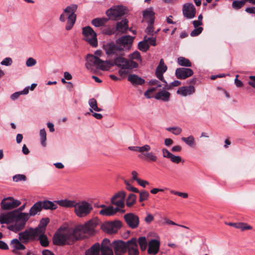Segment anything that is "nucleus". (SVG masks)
<instances>
[{"label": "nucleus", "mask_w": 255, "mask_h": 255, "mask_svg": "<svg viewBox=\"0 0 255 255\" xmlns=\"http://www.w3.org/2000/svg\"><path fill=\"white\" fill-rule=\"evenodd\" d=\"M98 224V220L93 219L84 225H78L74 228H60L54 235L53 243L57 246L72 245L76 241L84 239L86 235H93Z\"/></svg>", "instance_id": "f257e3e1"}, {"label": "nucleus", "mask_w": 255, "mask_h": 255, "mask_svg": "<svg viewBox=\"0 0 255 255\" xmlns=\"http://www.w3.org/2000/svg\"><path fill=\"white\" fill-rule=\"evenodd\" d=\"M128 241L116 240L111 243L110 240L105 239L101 244L96 243L85 252V255H114L112 248L114 249L115 255H123L126 253Z\"/></svg>", "instance_id": "f03ea898"}, {"label": "nucleus", "mask_w": 255, "mask_h": 255, "mask_svg": "<svg viewBox=\"0 0 255 255\" xmlns=\"http://www.w3.org/2000/svg\"><path fill=\"white\" fill-rule=\"evenodd\" d=\"M28 215L23 212H20L18 210L0 215V223L1 224H8L14 222V224L9 225L8 229L14 233H17L22 230L27 222Z\"/></svg>", "instance_id": "7ed1b4c3"}, {"label": "nucleus", "mask_w": 255, "mask_h": 255, "mask_svg": "<svg viewBox=\"0 0 255 255\" xmlns=\"http://www.w3.org/2000/svg\"><path fill=\"white\" fill-rule=\"evenodd\" d=\"M55 203L63 207H74L75 214L80 218L88 215L93 209L92 205L85 201L77 202L75 200L65 199L55 201Z\"/></svg>", "instance_id": "20e7f679"}, {"label": "nucleus", "mask_w": 255, "mask_h": 255, "mask_svg": "<svg viewBox=\"0 0 255 255\" xmlns=\"http://www.w3.org/2000/svg\"><path fill=\"white\" fill-rule=\"evenodd\" d=\"M78 8V5L76 4H71L66 6L64 9L62 14L60 15L59 20L61 22H64L67 20L65 29L67 31L70 30L74 25L77 18V15L75 13Z\"/></svg>", "instance_id": "39448f33"}, {"label": "nucleus", "mask_w": 255, "mask_h": 255, "mask_svg": "<svg viewBox=\"0 0 255 255\" xmlns=\"http://www.w3.org/2000/svg\"><path fill=\"white\" fill-rule=\"evenodd\" d=\"M109 64H110V61L102 60L93 54H89L86 56L85 66L87 69L91 71L97 69L107 70L109 68Z\"/></svg>", "instance_id": "423d86ee"}, {"label": "nucleus", "mask_w": 255, "mask_h": 255, "mask_svg": "<svg viewBox=\"0 0 255 255\" xmlns=\"http://www.w3.org/2000/svg\"><path fill=\"white\" fill-rule=\"evenodd\" d=\"M109 68L114 65H115L121 69H133L137 68L138 64L133 60H129L122 56H118L116 57L113 62L110 61L109 64Z\"/></svg>", "instance_id": "0eeeda50"}, {"label": "nucleus", "mask_w": 255, "mask_h": 255, "mask_svg": "<svg viewBox=\"0 0 255 255\" xmlns=\"http://www.w3.org/2000/svg\"><path fill=\"white\" fill-rule=\"evenodd\" d=\"M82 34L84 36V39L92 47H96L98 46L97 34L94 30L89 26L82 28Z\"/></svg>", "instance_id": "6e6552de"}, {"label": "nucleus", "mask_w": 255, "mask_h": 255, "mask_svg": "<svg viewBox=\"0 0 255 255\" xmlns=\"http://www.w3.org/2000/svg\"><path fill=\"white\" fill-rule=\"evenodd\" d=\"M36 230L34 228H29L24 231L20 232L18 234V238L25 244L33 241L36 239Z\"/></svg>", "instance_id": "1a4fd4ad"}, {"label": "nucleus", "mask_w": 255, "mask_h": 255, "mask_svg": "<svg viewBox=\"0 0 255 255\" xmlns=\"http://www.w3.org/2000/svg\"><path fill=\"white\" fill-rule=\"evenodd\" d=\"M127 12L125 7L121 5L115 6L106 11V14L110 19L116 20L118 18L125 15Z\"/></svg>", "instance_id": "9d476101"}, {"label": "nucleus", "mask_w": 255, "mask_h": 255, "mask_svg": "<svg viewBox=\"0 0 255 255\" xmlns=\"http://www.w3.org/2000/svg\"><path fill=\"white\" fill-rule=\"evenodd\" d=\"M21 204V202L14 199L13 197H8L3 199L1 202V208L3 210H11L16 208Z\"/></svg>", "instance_id": "9b49d317"}, {"label": "nucleus", "mask_w": 255, "mask_h": 255, "mask_svg": "<svg viewBox=\"0 0 255 255\" xmlns=\"http://www.w3.org/2000/svg\"><path fill=\"white\" fill-rule=\"evenodd\" d=\"M25 244L21 242V240L18 239H13L11 240L9 245L11 249V252L15 255H21V251H23L26 249Z\"/></svg>", "instance_id": "f8f14e48"}, {"label": "nucleus", "mask_w": 255, "mask_h": 255, "mask_svg": "<svg viewBox=\"0 0 255 255\" xmlns=\"http://www.w3.org/2000/svg\"><path fill=\"white\" fill-rule=\"evenodd\" d=\"M167 69V67L166 65L164 64V62L163 59H161L159 63V65L157 66L155 74L157 78L160 80L161 81L163 82L164 84L163 85L164 89H169L170 87L167 88V82L164 79L163 74L165 73Z\"/></svg>", "instance_id": "ddd939ff"}, {"label": "nucleus", "mask_w": 255, "mask_h": 255, "mask_svg": "<svg viewBox=\"0 0 255 255\" xmlns=\"http://www.w3.org/2000/svg\"><path fill=\"white\" fill-rule=\"evenodd\" d=\"M124 219L128 225L131 229H136L139 225L138 217L133 213H128L124 215Z\"/></svg>", "instance_id": "4468645a"}, {"label": "nucleus", "mask_w": 255, "mask_h": 255, "mask_svg": "<svg viewBox=\"0 0 255 255\" xmlns=\"http://www.w3.org/2000/svg\"><path fill=\"white\" fill-rule=\"evenodd\" d=\"M183 14L187 19H192L195 17L196 8L192 3H185L183 6Z\"/></svg>", "instance_id": "2eb2a0df"}, {"label": "nucleus", "mask_w": 255, "mask_h": 255, "mask_svg": "<svg viewBox=\"0 0 255 255\" xmlns=\"http://www.w3.org/2000/svg\"><path fill=\"white\" fill-rule=\"evenodd\" d=\"M122 223L120 221L108 222L103 225V229L110 234H115L121 227Z\"/></svg>", "instance_id": "dca6fc26"}, {"label": "nucleus", "mask_w": 255, "mask_h": 255, "mask_svg": "<svg viewBox=\"0 0 255 255\" xmlns=\"http://www.w3.org/2000/svg\"><path fill=\"white\" fill-rule=\"evenodd\" d=\"M126 193L124 191H121L116 194L111 199L112 204L116 205L118 207L123 208L124 207V199Z\"/></svg>", "instance_id": "f3484780"}, {"label": "nucleus", "mask_w": 255, "mask_h": 255, "mask_svg": "<svg viewBox=\"0 0 255 255\" xmlns=\"http://www.w3.org/2000/svg\"><path fill=\"white\" fill-rule=\"evenodd\" d=\"M133 37L129 35L122 36L116 40V43L121 47L129 49L131 47Z\"/></svg>", "instance_id": "a211bd4d"}, {"label": "nucleus", "mask_w": 255, "mask_h": 255, "mask_svg": "<svg viewBox=\"0 0 255 255\" xmlns=\"http://www.w3.org/2000/svg\"><path fill=\"white\" fill-rule=\"evenodd\" d=\"M193 71L190 68H178L175 70V76L178 79L183 80L192 76Z\"/></svg>", "instance_id": "6ab92c4d"}, {"label": "nucleus", "mask_w": 255, "mask_h": 255, "mask_svg": "<svg viewBox=\"0 0 255 255\" xmlns=\"http://www.w3.org/2000/svg\"><path fill=\"white\" fill-rule=\"evenodd\" d=\"M127 250H128V255H138L139 252L136 238H133L128 241Z\"/></svg>", "instance_id": "aec40b11"}, {"label": "nucleus", "mask_w": 255, "mask_h": 255, "mask_svg": "<svg viewBox=\"0 0 255 255\" xmlns=\"http://www.w3.org/2000/svg\"><path fill=\"white\" fill-rule=\"evenodd\" d=\"M104 49L106 51L107 55H110L114 54H117L118 52L121 51L123 48L120 47L118 45L113 43H109L104 45Z\"/></svg>", "instance_id": "412c9836"}, {"label": "nucleus", "mask_w": 255, "mask_h": 255, "mask_svg": "<svg viewBox=\"0 0 255 255\" xmlns=\"http://www.w3.org/2000/svg\"><path fill=\"white\" fill-rule=\"evenodd\" d=\"M160 247V241L157 240L152 239L148 243V249L147 252L148 254L155 255L159 251Z\"/></svg>", "instance_id": "4be33fe9"}, {"label": "nucleus", "mask_w": 255, "mask_h": 255, "mask_svg": "<svg viewBox=\"0 0 255 255\" xmlns=\"http://www.w3.org/2000/svg\"><path fill=\"white\" fill-rule=\"evenodd\" d=\"M155 13L152 7L148 8L143 11V19L148 23L153 24Z\"/></svg>", "instance_id": "5701e85b"}, {"label": "nucleus", "mask_w": 255, "mask_h": 255, "mask_svg": "<svg viewBox=\"0 0 255 255\" xmlns=\"http://www.w3.org/2000/svg\"><path fill=\"white\" fill-rule=\"evenodd\" d=\"M147 147V151H144L141 154L143 155L144 159L147 161L151 162H156L158 159L157 156L153 152H150L151 147L148 144H145Z\"/></svg>", "instance_id": "b1692460"}, {"label": "nucleus", "mask_w": 255, "mask_h": 255, "mask_svg": "<svg viewBox=\"0 0 255 255\" xmlns=\"http://www.w3.org/2000/svg\"><path fill=\"white\" fill-rule=\"evenodd\" d=\"M41 201L36 202L30 209L29 213H24L28 215L27 221L30 216H34L42 210Z\"/></svg>", "instance_id": "393cba45"}, {"label": "nucleus", "mask_w": 255, "mask_h": 255, "mask_svg": "<svg viewBox=\"0 0 255 255\" xmlns=\"http://www.w3.org/2000/svg\"><path fill=\"white\" fill-rule=\"evenodd\" d=\"M195 92V88L193 86H183L179 88L177 93L182 96L185 97L190 95Z\"/></svg>", "instance_id": "a878e982"}, {"label": "nucleus", "mask_w": 255, "mask_h": 255, "mask_svg": "<svg viewBox=\"0 0 255 255\" xmlns=\"http://www.w3.org/2000/svg\"><path fill=\"white\" fill-rule=\"evenodd\" d=\"M119 211L118 208H114L113 206H107L105 209L101 210L99 214L104 216H111L116 214Z\"/></svg>", "instance_id": "bb28decb"}, {"label": "nucleus", "mask_w": 255, "mask_h": 255, "mask_svg": "<svg viewBox=\"0 0 255 255\" xmlns=\"http://www.w3.org/2000/svg\"><path fill=\"white\" fill-rule=\"evenodd\" d=\"M170 94L169 92L162 90L157 92L154 96L156 100H160L164 102H168L169 100Z\"/></svg>", "instance_id": "cd10ccee"}, {"label": "nucleus", "mask_w": 255, "mask_h": 255, "mask_svg": "<svg viewBox=\"0 0 255 255\" xmlns=\"http://www.w3.org/2000/svg\"><path fill=\"white\" fill-rule=\"evenodd\" d=\"M128 80L133 85H142L145 80L134 74H130L128 77Z\"/></svg>", "instance_id": "c85d7f7f"}, {"label": "nucleus", "mask_w": 255, "mask_h": 255, "mask_svg": "<svg viewBox=\"0 0 255 255\" xmlns=\"http://www.w3.org/2000/svg\"><path fill=\"white\" fill-rule=\"evenodd\" d=\"M50 220L48 218H42L40 221L38 226L34 228V229L37 230L38 233H42L45 232L46 227L49 223Z\"/></svg>", "instance_id": "c756f323"}, {"label": "nucleus", "mask_w": 255, "mask_h": 255, "mask_svg": "<svg viewBox=\"0 0 255 255\" xmlns=\"http://www.w3.org/2000/svg\"><path fill=\"white\" fill-rule=\"evenodd\" d=\"M128 21L126 19H123L117 24L116 30L122 33H126L128 29Z\"/></svg>", "instance_id": "7c9ffc66"}, {"label": "nucleus", "mask_w": 255, "mask_h": 255, "mask_svg": "<svg viewBox=\"0 0 255 255\" xmlns=\"http://www.w3.org/2000/svg\"><path fill=\"white\" fill-rule=\"evenodd\" d=\"M230 226L234 227L237 229H241L242 231L252 229V227L245 223H229L228 224Z\"/></svg>", "instance_id": "2f4dec72"}, {"label": "nucleus", "mask_w": 255, "mask_h": 255, "mask_svg": "<svg viewBox=\"0 0 255 255\" xmlns=\"http://www.w3.org/2000/svg\"><path fill=\"white\" fill-rule=\"evenodd\" d=\"M38 237V240L40 245L43 247H46L49 245V241L45 232L42 233H37L36 238Z\"/></svg>", "instance_id": "473e14b6"}, {"label": "nucleus", "mask_w": 255, "mask_h": 255, "mask_svg": "<svg viewBox=\"0 0 255 255\" xmlns=\"http://www.w3.org/2000/svg\"><path fill=\"white\" fill-rule=\"evenodd\" d=\"M41 204L42 208L46 210H54L57 208L56 204L50 201H41Z\"/></svg>", "instance_id": "72a5a7b5"}, {"label": "nucleus", "mask_w": 255, "mask_h": 255, "mask_svg": "<svg viewBox=\"0 0 255 255\" xmlns=\"http://www.w3.org/2000/svg\"><path fill=\"white\" fill-rule=\"evenodd\" d=\"M177 62L180 66L189 67L192 66V63L190 61L184 57H179L177 58Z\"/></svg>", "instance_id": "f704fd0d"}, {"label": "nucleus", "mask_w": 255, "mask_h": 255, "mask_svg": "<svg viewBox=\"0 0 255 255\" xmlns=\"http://www.w3.org/2000/svg\"><path fill=\"white\" fill-rule=\"evenodd\" d=\"M89 104L91 107L90 109L91 112L93 113V110L96 112H101L102 111V109L98 108L97 101L94 98L90 99L89 100Z\"/></svg>", "instance_id": "c9c22d12"}, {"label": "nucleus", "mask_w": 255, "mask_h": 255, "mask_svg": "<svg viewBox=\"0 0 255 255\" xmlns=\"http://www.w3.org/2000/svg\"><path fill=\"white\" fill-rule=\"evenodd\" d=\"M138 48L140 51L142 52H146L148 50L149 45L148 43H147L146 36H144L143 41L138 43Z\"/></svg>", "instance_id": "e433bc0d"}, {"label": "nucleus", "mask_w": 255, "mask_h": 255, "mask_svg": "<svg viewBox=\"0 0 255 255\" xmlns=\"http://www.w3.org/2000/svg\"><path fill=\"white\" fill-rule=\"evenodd\" d=\"M107 20L106 18H96L92 20V24L96 27H100L105 24Z\"/></svg>", "instance_id": "4c0bfd02"}, {"label": "nucleus", "mask_w": 255, "mask_h": 255, "mask_svg": "<svg viewBox=\"0 0 255 255\" xmlns=\"http://www.w3.org/2000/svg\"><path fill=\"white\" fill-rule=\"evenodd\" d=\"M138 243L141 251L146 250L147 245L146 239L145 237H141L138 239L137 243Z\"/></svg>", "instance_id": "58836bf2"}, {"label": "nucleus", "mask_w": 255, "mask_h": 255, "mask_svg": "<svg viewBox=\"0 0 255 255\" xmlns=\"http://www.w3.org/2000/svg\"><path fill=\"white\" fill-rule=\"evenodd\" d=\"M181 140L190 146H193L195 143L194 138L192 135H190L187 137H183L181 138Z\"/></svg>", "instance_id": "ea45409f"}, {"label": "nucleus", "mask_w": 255, "mask_h": 255, "mask_svg": "<svg viewBox=\"0 0 255 255\" xmlns=\"http://www.w3.org/2000/svg\"><path fill=\"white\" fill-rule=\"evenodd\" d=\"M136 200V196L133 194H130L127 200V205L128 207H131L132 206Z\"/></svg>", "instance_id": "a19ab883"}, {"label": "nucleus", "mask_w": 255, "mask_h": 255, "mask_svg": "<svg viewBox=\"0 0 255 255\" xmlns=\"http://www.w3.org/2000/svg\"><path fill=\"white\" fill-rule=\"evenodd\" d=\"M147 147L145 145V144L142 146H129L128 147L129 149L130 150L134 151H138L140 152L141 154L144 151H146V149L147 150Z\"/></svg>", "instance_id": "79ce46f5"}, {"label": "nucleus", "mask_w": 255, "mask_h": 255, "mask_svg": "<svg viewBox=\"0 0 255 255\" xmlns=\"http://www.w3.org/2000/svg\"><path fill=\"white\" fill-rule=\"evenodd\" d=\"M39 134L41 136V144L43 146H45L46 140V133L44 128L40 129Z\"/></svg>", "instance_id": "37998d69"}, {"label": "nucleus", "mask_w": 255, "mask_h": 255, "mask_svg": "<svg viewBox=\"0 0 255 255\" xmlns=\"http://www.w3.org/2000/svg\"><path fill=\"white\" fill-rule=\"evenodd\" d=\"M245 0L241 1L235 0L232 3V6L234 8L238 9L242 7L245 4Z\"/></svg>", "instance_id": "c03bdc74"}, {"label": "nucleus", "mask_w": 255, "mask_h": 255, "mask_svg": "<svg viewBox=\"0 0 255 255\" xmlns=\"http://www.w3.org/2000/svg\"><path fill=\"white\" fill-rule=\"evenodd\" d=\"M128 58H129V60H132L133 59L137 60L138 61H139L140 62L141 61V58L140 54V53L138 51H135L133 52L132 54H130L128 56Z\"/></svg>", "instance_id": "a18cd8bd"}, {"label": "nucleus", "mask_w": 255, "mask_h": 255, "mask_svg": "<svg viewBox=\"0 0 255 255\" xmlns=\"http://www.w3.org/2000/svg\"><path fill=\"white\" fill-rule=\"evenodd\" d=\"M149 196L148 192L143 190L139 192V201L141 202L147 200Z\"/></svg>", "instance_id": "49530a36"}, {"label": "nucleus", "mask_w": 255, "mask_h": 255, "mask_svg": "<svg viewBox=\"0 0 255 255\" xmlns=\"http://www.w3.org/2000/svg\"><path fill=\"white\" fill-rule=\"evenodd\" d=\"M166 130L172 132L175 135H179L182 132V129L180 127H169L166 128Z\"/></svg>", "instance_id": "de8ad7c7"}, {"label": "nucleus", "mask_w": 255, "mask_h": 255, "mask_svg": "<svg viewBox=\"0 0 255 255\" xmlns=\"http://www.w3.org/2000/svg\"><path fill=\"white\" fill-rule=\"evenodd\" d=\"M203 30V28L202 27L195 28L190 33V35L192 37L197 36L201 33Z\"/></svg>", "instance_id": "09e8293b"}, {"label": "nucleus", "mask_w": 255, "mask_h": 255, "mask_svg": "<svg viewBox=\"0 0 255 255\" xmlns=\"http://www.w3.org/2000/svg\"><path fill=\"white\" fill-rule=\"evenodd\" d=\"M116 31V29L114 27H107L104 29L102 31V33L105 35H111Z\"/></svg>", "instance_id": "8fccbe9b"}, {"label": "nucleus", "mask_w": 255, "mask_h": 255, "mask_svg": "<svg viewBox=\"0 0 255 255\" xmlns=\"http://www.w3.org/2000/svg\"><path fill=\"white\" fill-rule=\"evenodd\" d=\"M170 159L171 162L176 164H178L181 162H184V160H182L181 157L180 156H176L174 154L172 155Z\"/></svg>", "instance_id": "3c124183"}, {"label": "nucleus", "mask_w": 255, "mask_h": 255, "mask_svg": "<svg viewBox=\"0 0 255 255\" xmlns=\"http://www.w3.org/2000/svg\"><path fill=\"white\" fill-rule=\"evenodd\" d=\"M125 183L126 185V189L128 190L132 191L135 193L139 192L137 188L133 187L129 183V182L128 181L125 180Z\"/></svg>", "instance_id": "603ef678"}, {"label": "nucleus", "mask_w": 255, "mask_h": 255, "mask_svg": "<svg viewBox=\"0 0 255 255\" xmlns=\"http://www.w3.org/2000/svg\"><path fill=\"white\" fill-rule=\"evenodd\" d=\"M170 193L172 194L177 195V196L181 197L183 198H187L188 197V195L187 193L180 192L172 190L170 191Z\"/></svg>", "instance_id": "864d4df0"}, {"label": "nucleus", "mask_w": 255, "mask_h": 255, "mask_svg": "<svg viewBox=\"0 0 255 255\" xmlns=\"http://www.w3.org/2000/svg\"><path fill=\"white\" fill-rule=\"evenodd\" d=\"M163 157L164 158H169L171 157L173 154L171 153L168 149L163 148L161 150Z\"/></svg>", "instance_id": "5fc2aeb1"}, {"label": "nucleus", "mask_w": 255, "mask_h": 255, "mask_svg": "<svg viewBox=\"0 0 255 255\" xmlns=\"http://www.w3.org/2000/svg\"><path fill=\"white\" fill-rule=\"evenodd\" d=\"M13 180L15 182H18L20 181H25L26 180V176L23 174H17L13 177Z\"/></svg>", "instance_id": "6e6d98bb"}, {"label": "nucleus", "mask_w": 255, "mask_h": 255, "mask_svg": "<svg viewBox=\"0 0 255 255\" xmlns=\"http://www.w3.org/2000/svg\"><path fill=\"white\" fill-rule=\"evenodd\" d=\"M157 88L158 87H157V86H156V87H152V88H151L148 89L144 93V96L147 98H150L151 97V94L153 92H155L157 90Z\"/></svg>", "instance_id": "4d7b16f0"}, {"label": "nucleus", "mask_w": 255, "mask_h": 255, "mask_svg": "<svg viewBox=\"0 0 255 255\" xmlns=\"http://www.w3.org/2000/svg\"><path fill=\"white\" fill-rule=\"evenodd\" d=\"M36 63V61L33 58L30 57L27 59L26 61V65L27 67H31L35 65Z\"/></svg>", "instance_id": "13d9d810"}, {"label": "nucleus", "mask_w": 255, "mask_h": 255, "mask_svg": "<svg viewBox=\"0 0 255 255\" xmlns=\"http://www.w3.org/2000/svg\"><path fill=\"white\" fill-rule=\"evenodd\" d=\"M12 61L10 58H4L1 62V64L5 66H9L12 64Z\"/></svg>", "instance_id": "bf43d9fd"}, {"label": "nucleus", "mask_w": 255, "mask_h": 255, "mask_svg": "<svg viewBox=\"0 0 255 255\" xmlns=\"http://www.w3.org/2000/svg\"><path fill=\"white\" fill-rule=\"evenodd\" d=\"M153 24L148 23V25L145 29L146 32L150 35H153Z\"/></svg>", "instance_id": "052dcab7"}, {"label": "nucleus", "mask_w": 255, "mask_h": 255, "mask_svg": "<svg viewBox=\"0 0 255 255\" xmlns=\"http://www.w3.org/2000/svg\"><path fill=\"white\" fill-rule=\"evenodd\" d=\"M154 220V217L150 213H147L146 217L144 218V221L146 223L149 224Z\"/></svg>", "instance_id": "680f3d73"}, {"label": "nucleus", "mask_w": 255, "mask_h": 255, "mask_svg": "<svg viewBox=\"0 0 255 255\" xmlns=\"http://www.w3.org/2000/svg\"><path fill=\"white\" fill-rule=\"evenodd\" d=\"M147 43L149 42L150 45L152 46H155L156 45V38L155 37H146Z\"/></svg>", "instance_id": "e2e57ef3"}, {"label": "nucleus", "mask_w": 255, "mask_h": 255, "mask_svg": "<svg viewBox=\"0 0 255 255\" xmlns=\"http://www.w3.org/2000/svg\"><path fill=\"white\" fill-rule=\"evenodd\" d=\"M149 83L150 85L152 86H156L157 87H161V85H160L159 82L156 79H152L149 81Z\"/></svg>", "instance_id": "0e129e2a"}, {"label": "nucleus", "mask_w": 255, "mask_h": 255, "mask_svg": "<svg viewBox=\"0 0 255 255\" xmlns=\"http://www.w3.org/2000/svg\"><path fill=\"white\" fill-rule=\"evenodd\" d=\"M0 249L2 250H8L9 249V247L6 243L2 241H0Z\"/></svg>", "instance_id": "69168bd1"}, {"label": "nucleus", "mask_w": 255, "mask_h": 255, "mask_svg": "<svg viewBox=\"0 0 255 255\" xmlns=\"http://www.w3.org/2000/svg\"><path fill=\"white\" fill-rule=\"evenodd\" d=\"M249 79L250 81L248 82L249 84L255 88V76H251L249 77Z\"/></svg>", "instance_id": "338daca9"}, {"label": "nucleus", "mask_w": 255, "mask_h": 255, "mask_svg": "<svg viewBox=\"0 0 255 255\" xmlns=\"http://www.w3.org/2000/svg\"><path fill=\"white\" fill-rule=\"evenodd\" d=\"M137 182L138 183V184L139 185H140L141 186H142L143 187H145V186L149 184V183H148V181H145V180H142V179H140L138 180Z\"/></svg>", "instance_id": "774afa93"}]
</instances>
